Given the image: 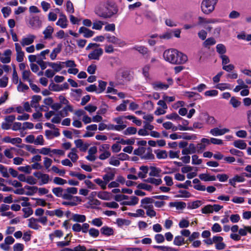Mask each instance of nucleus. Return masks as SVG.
I'll return each mask as SVG.
<instances>
[{"instance_id": "obj_23", "label": "nucleus", "mask_w": 251, "mask_h": 251, "mask_svg": "<svg viewBox=\"0 0 251 251\" xmlns=\"http://www.w3.org/2000/svg\"><path fill=\"white\" fill-rule=\"evenodd\" d=\"M100 231L101 234L106 236H110L114 234V230L113 228L105 226H102Z\"/></svg>"}, {"instance_id": "obj_62", "label": "nucleus", "mask_w": 251, "mask_h": 251, "mask_svg": "<svg viewBox=\"0 0 251 251\" xmlns=\"http://www.w3.org/2000/svg\"><path fill=\"white\" fill-rule=\"evenodd\" d=\"M29 89L28 86L22 82H20L17 86V90L19 92H23Z\"/></svg>"}, {"instance_id": "obj_47", "label": "nucleus", "mask_w": 251, "mask_h": 251, "mask_svg": "<svg viewBox=\"0 0 251 251\" xmlns=\"http://www.w3.org/2000/svg\"><path fill=\"white\" fill-rule=\"evenodd\" d=\"M156 157L158 159H166L168 156L167 152L165 150L155 151Z\"/></svg>"}, {"instance_id": "obj_64", "label": "nucleus", "mask_w": 251, "mask_h": 251, "mask_svg": "<svg viewBox=\"0 0 251 251\" xmlns=\"http://www.w3.org/2000/svg\"><path fill=\"white\" fill-rule=\"evenodd\" d=\"M230 104H231L234 108H237L240 105L241 102L236 98L233 97L230 100Z\"/></svg>"}, {"instance_id": "obj_42", "label": "nucleus", "mask_w": 251, "mask_h": 251, "mask_svg": "<svg viewBox=\"0 0 251 251\" xmlns=\"http://www.w3.org/2000/svg\"><path fill=\"white\" fill-rule=\"evenodd\" d=\"M94 181L97 184H98L101 189L105 190L106 189L107 184L105 183L104 179H101L100 178H97L94 180Z\"/></svg>"}, {"instance_id": "obj_43", "label": "nucleus", "mask_w": 251, "mask_h": 251, "mask_svg": "<svg viewBox=\"0 0 251 251\" xmlns=\"http://www.w3.org/2000/svg\"><path fill=\"white\" fill-rule=\"evenodd\" d=\"M145 181L148 183L154 184L156 186L159 185L162 183V181L161 178H155L154 177H149L146 179Z\"/></svg>"}, {"instance_id": "obj_8", "label": "nucleus", "mask_w": 251, "mask_h": 251, "mask_svg": "<svg viewBox=\"0 0 251 251\" xmlns=\"http://www.w3.org/2000/svg\"><path fill=\"white\" fill-rule=\"evenodd\" d=\"M33 175L39 180V185H42L48 183L51 179L48 174H44L40 172H36L33 173Z\"/></svg>"}, {"instance_id": "obj_4", "label": "nucleus", "mask_w": 251, "mask_h": 251, "mask_svg": "<svg viewBox=\"0 0 251 251\" xmlns=\"http://www.w3.org/2000/svg\"><path fill=\"white\" fill-rule=\"evenodd\" d=\"M218 0H203L201 4V10L205 14H209L215 9Z\"/></svg>"}, {"instance_id": "obj_3", "label": "nucleus", "mask_w": 251, "mask_h": 251, "mask_svg": "<svg viewBox=\"0 0 251 251\" xmlns=\"http://www.w3.org/2000/svg\"><path fill=\"white\" fill-rule=\"evenodd\" d=\"M135 154L140 156L142 159L152 160L154 158L151 148L140 147L134 151Z\"/></svg>"}, {"instance_id": "obj_7", "label": "nucleus", "mask_w": 251, "mask_h": 251, "mask_svg": "<svg viewBox=\"0 0 251 251\" xmlns=\"http://www.w3.org/2000/svg\"><path fill=\"white\" fill-rule=\"evenodd\" d=\"M104 171L106 174L102 176V179H104L107 185L111 180L114 179L116 171L114 168L107 167L104 169Z\"/></svg>"}, {"instance_id": "obj_53", "label": "nucleus", "mask_w": 251, "mask_h": 251, "mask_svg": "<svg viewBox=\"0 0 251 251\" xmlns=\"http://www.w3.org/2000/svg\"><path fill=\"white\" fill-rule=\"evenodd\" d=\"M215 87L221 91L231 89L230 85L228 83H219L217 84Z\"/></svg>"}, {"instance_id": "obj_45", "label": "nucleus", "mask_w": 251, "mask_h": 251, "mask_svg": "<svg viewBox=\"0 0 251 251\" xmlns=\"http://www.w3.org/2000/svg\"><path fill=\"white\" fill-rule=\"evenodd\" d=\"M98 197L101 200H109L110 198V194L106 191L100 192L98 194Z\"/></svg>"}, {"instance_id": "obj_44", "label": "nucleus", "mask_w": 251, "mask_h": 251, "mask_svg": "<svg viewBox=\"0 0 251 251\" xmlns=\"http://www.w3.org/2000/svg\"><path fill=\"white\" fill-rule=\"evenodd\" d=\"M216 43V40L214 38L210 37L205 40L203 43V46L205 48H209L210 46L215 45Z\"/></svg>"}, {"instance_id": "obj_24", "label": "nucleus", "mask_w": 251, "mask_h": 251, "mask_svg": "<svg viewBox=\"0 0 251 251\" xmlns=\"http://www.w3.org/2000/svg\"><path fill=\"white\" fill-rule=\"evenodd\" d=\"M73 107L70 105H66L61 110H60L58 113L59 115L61 117H65L68 116V112H73Z\"/></svg>"}, {"instance_id": "obj_40", "label": "nucleus", "mask_w": 251, "mask_h": 251, "mask_svg": "<svg viewBox=\"0 0 251 251\" xmlns=\"http://www.w3.org/2000/svg\"><path fill=\"white\" fill-rule=\"evenodd\" d=\"M116 223L118 226L120 227L123 226H129L130 224V221L121 218L117 219Z\"/></svg>"}, {"instance_id": "obj_50", "label": "nucleus", "mask_w": 251, "mask_h": 251, "mask_svg": "<svg viewBox=\"0 0 251 251\" xmlns=\"http://www.w3.org/2000/svg\"><path fill=\"white\" fill-rule=\"evenodd\" d=\"M133 49L137 50L139 52L143 55L147 54L148 52V49L144 46H135L133 47Z\"/></svg>"}, {"instance_id": "obj_60", "label": "nucleus", "mask_w": 251, "mask_h": 251, "mask_svg": "<svg viewBox=\"0 0 251 251\" xmlns=\"http://www.w3.org/2000/svg\"><path fill=\"white\" fill-rule=\"evenodd\" d=\"M91 224L94 226L100 227L102 225L103 222L101 218H97L92 220Z\"/></svg>"}, {"instance_id": "obj_48", "label": "nucleus", "mask_w": 251, "mask_h": 251, "mask_svg": "<svg viewBox=\"0 0 251 251\" xmlns=\"http://www.w3.org/2000/svg\"><path fill=\"white\" fill-rule=\"evenodd\" d=\"M15 151L16 149L14 148L7 149L4 151V154L8 158H12L13 157V152Z\"/></svg>"}, {"instance_id": "obj_38", "label": "nucleus", "mask_w": 251, "mask_h": 251, "mask_svg": "<svg viewBox=\"0 0 251 251\" xmlns=\"http://www.w3.org/2000/svg\"><path fill=\"white\" fill-rule=\"evenodd\" d=\"M190 196L191 194L188 191L184 190H180L178 191V194L175 196V197L188 198Z\"/></svg>"}, {"instance_id": "obj_39", "label": "nucleus", "mask_w": 251, "mask_h": 251, "mask_svg": "<svg viewBox=\"0 0 251 251\" xmlns=\"http://www.w3.org/2000/svg\"><path fill=\"white\" fill-rule=\"evenodd\" d=\"M164 128L166 129H171L173 131L177 130V127L175 126L173 124L170 122H166L162 125Z\"/></svg>"}, {"instance_id": "obj_49", "label": "nucleus", "mask_w": 251, "mask_h": 251, "mask_svg": "<svg viewBox=\"0 0 251 251\" xmlns=\"http://www.w3.org/2000/svg\"><path fill=\"white\" fill-rule=\"evenodd\" d=\"M22 211L24 212L23 217L25 218H26L31 215L33 211L32 208L30 207H25L22 209Z\"/></svg>"}, {"instance_id": "obj_5", "label": "nucleus", "mask_w": 251, "mask_h": 251, "mask_svg": "<svg viewBox=\"0 0 251 251\" xmlns=\"http://www.w3.org/2000/svg\"><path fill=\"white\" fill-rule=\"evenodd\" d=\"M77 193V188L75 187H68L65 189L62 198L66 200H79L77 196H73Z\"/></svg>"}, {"instance_id": "obj_29", "label": "nucleus", "mask_w": 251, "mask_h": 251, "mask_svg": "<svg viewBox=\"0 0 251 251\" xmlns=\"http://www.w3.org/2000/svg\"><path fill=\"white\" fill-rule=\"evenodd\" d=\"M63 62H48V65L53 69V71L55 72H59L63 67L62 64H63Z\"/></svg>"}, {"instance_id": "obj_34", "label": "nucleus", "mask_w": 251, "mask_h": 251, "mask_svg": "<svg viewBox=\"0 0 251 251\" xmlns=\"http://www.w3.org/2000/svg\"><path fill=\"white\" fill-rule=\"evenodd\" d=\"M233 146L239 149L244 150L247 147V144L243 140H238L233 142Z\"/></svg>"}, {"instance_id": "obj_31", "label": "nucleus", "mask_w": 251, "mask_h": 251, "mask_svg": "<svg viewBox=\"0 0 251 251\" xmlns=\"http://www.w3.org/2000/svg\"><path fill=\"white\" fill-rule=\"evenodd\" d=\"M72 219L75 222L83 223L86 221V218L84 215L73 214L72 216Z\"/></svg>"}, {"instance_id": "obj_33", "label": "nucleus", "mask_w": 251, "mask_h": 251, "mask_svg": "<svg viewBox=\"0 0 251 251\" xmlns=\"http://www.w3.org/2000/svg\"><path fill=\"white\" fill-rule=\"evenodd\" d=\"M139 201V199L135 196H131L129 200L128 201H125L123 202L124 205H135L138 203Z\"/></svg>"}, {"instance_id": "obj_36", "label": "nucleus", "mask_w": 251, "mask_h": 251, "mask_svg": "<svg viewBox=\"0 0 251 251\" xmlns=\"http://www.w3.org/2000/svg\"><path fill=\"white\" fill-rule=\"evenodd\" d=\"M98 88H97V94L103 92L106 89L107 82L102 80L98 81Z\"/></svg>"}, {"instance_id": "obj_18", "label": "nucleus", "mask_w": 251, "mask_h": 251, "mask_svg": "<svg viewBox=\"0 0 251 251\" xmlns=\"http://www.w3.org/2000/svg\"><path fill=\"white\" fill-rule=\"evenodd\" d=\"M78 32L82 34L85 38H90L94 34V31L87 28L84 26H81L79 28Z\"/></svg>"}, {"instance_id": "obj_11", "label": "nucleus", "mask_w": 251, "mask_h": 251, "mask_svg": "<svg viewBox=\"0 0 251 251\" xmlns=\"http://www.w3.org/2000/svg\"><path fill=\"white\" fill-rule=\"evenodd\" d=\"M29 27L33 29H37L41 27L42 22L38 16H33L29 20Z\"/></svg>"}, {"instance_id": "obj_32", "label": "nucleus", "mask_w": 251, "mask_h": 251, "mask_svg": "<svg viewBox=\"0 0 251 251\" xmlns=\"http://www.w3.org/2000/svg\"><path fill=\"white\" fill-rule=\"evenodd\" d=\"M152 86L154 90L167 89L169 87L168 84H164L161 82H155L152 83Z\"/></svg>"}, {"instance_id": "obj_56", "label": "nucleus", "mask_w": 251, "mask_h": 251, "mask_svg": "<svg viewBox=\"0 0 251 251\" xmlns=\"http://www.w3.org/2000/svg\"><path fill=\"white\" fill-rule=\"evenodd\" d=\"M217 51L221 54V55H224L226 52V49L225 46L222 44H218L216 46Z\"/></svg>"}, {"instance_id": "obj_35", "label": "nucleus", "mask_w": 251, "mask_h": 251, "mask_svg": "<svg viewBox=\"0 0 251 251\" xmlns=\"http://www.w3.org/2000/svg\"><path fill=\"white\" fill-rule=\"evenodd\" d=\"M140 170L138 173V177L142 178L146 177L148 172V167L145 166H141Z\"/></svg>"}, {"instance_id": "obj_63", "label": "nucleus", "mask_w": 251, "mask_h": 251, "mask_svg": "<svg viewBox=\"0 0 251 251\" xmlns=\"http://www.w3.org/2000/svg\"><path fill=\"white\" fill-rule=\"evenodd\" d=\"M53 182L57 185H62L67 183V180L59 177H55L53 180Z\"/></svg>"}, {"instance_id": "obj_25", "label": "nucleus", "mask_w": 251, "mask_h": 251, "mask_svg": "<svg viewBox=\"0 0 251 251\" xmlns=\"http://www.w3.org/2000/svg\"><path fill=\"white\" fill-rule=\"evenodd\" d=\"M187 243L186 240H185L184 236L181 235V234H180V235L176 236L173 241L174 244L177 246H181Z\"/></svg>"}, {"instance_id": "obj_46", "label": "nucleus", "mask_w": 251, "mask_h": 251, "mask_svg": "<svg viewBox=\"0 0 251 251\" xmlns=\"http://www.w3.org/2000/svg\"><path fill=\"white\" fill-rule=\"evenodd\" d=\"M166 118L168 120H171L178 122L179 119H181L180 117L177 113H173L170 114H168L166 116Z\"/></svg>"}, {"instance_id": "obj_58", "label": "nucleus", "mask_w": 251, "mask_h": 251, "mask_svg": "<svg viewBox=\"0 0 251 251\" xmlns=\"http://www.w3.org/2000/svg\"><path fill=\"white\" fill-rule=\"evenodd\" d=\"M18 170L21 172L29 174L31 172V167L29 165L25 166H20L18 168Z\"/></svg>"}, {"instance_id": "obj_28", "label": "nucleus", "mask_w": 251, "mask_h": 251, "mask_svg": "<svg viewBox=\"0 0 251 251\" xmlns=\"http://www.w3.org/2000/svg\"><path fill=\"white\" fill-rule=\"evenodd\" d=\"M169 206L176 207L177 210H182L186 207V204L183 201H175L170 202Z\"/></svg>"}, {"instance_id": "obj_15", "label": "nucleus", "mask_w": 251, "mask_h": 251, "mask_svg": "<svg viewBox=\"0 0 251 251\" xmlns=\"http://www.w3.org/2000/svg\"><path fill=\"white\" fill-rule=\"evenodd\" d=\"M197 25H208L209 24H215L221 22L220 20L216 19H206L202 17H198Z\"/></svg>"}, {"instance_id": "obj_16", "label": "nucleus", "mask_w": 251, "mask_h": 251, "mask_svg": "<svg viewBox=\"0 0 251 251\" xmlns=\"http://www.w3.org/2000/svg\"><path fill=\"white\" fill-rule=\"evenodd\" d=\"M28 226L34 230L39 229L41 226L38 224V221L37 219L32 217L28 219Z\"/></svg>"}, {"instance_id": "obj_6", "label": "nucleus", "mask_w": 251, "mask_h": 251, "mask_svg": "<svg viewBox=\"0 0 251 251\" xmlns=\"http://www.w3.org/2000/svg\"><path fill=\"white\" fill-rule=\"evenodd\" d=\"M180 234L184 237H188L186 242H192L196 239L199 238L200 236L199 232L195 231L191 233V231L189 229H183L180 231Z\"/></svg>"}, {"instance_id": "obj_2", "label": "nucleus", "mask_w": 251, "mask_h": 251, "mask_svg": "<svg viewBox=\"0 0 251 251\" xmlns=\"http://www.w3.org/2000/svg\"><path fill=\"white\" fill-rule=\"evenodd\" d=\"M163 57L166 61L172 64H183L188 59L187 55L174 49L165 50Z\"/></svg>"}, {"instance_id": "obj_52", "label": "nucleus", "mask_w": 251, "mask_h": 251, "mask_svg": "<svg viewBox=\"0 0 251 251\" xmlns=\"http://www.w3.org/2000/svg\"><path fill=\"white\" fill-rule=\"evenodd\" d=\"M129 102L128 100H124L123 103L117 106L116 109L118 111H125L126 109V104Z\"/></svg>"}, {"instance_id": "obj_41", "label": "nucleus", "mask_w": 251, "mask_h": 251, "mask_svg": "<svg viewBox=\"0 0 251 251\" xmlns=\"http://www.w3.org/2000/svg\"><path fill=\"white\" fill-rule=\"evenodd\" d=\"M104 24V22L101 21H96L93 23L92 28L93 29L100 30L102 29Z\"/></svg>"}, {"instance_id": "obj_59", "label": "nucleus", "mask_w": 251, "mask_h": 251, "mask_svg": "<svg viewBox=\"0 0 251 251\" xmlns=\"http://www.w3.org/2000/svg\"><path fill=\"white\" fill-rule=\"evenodd\" d=\"M31 73L29 70H24L22 73V78L24 80L27 81L29 83L31 81L29 79Z\"/></svg>"}, {"instance_id": "obj_20", "label": "nucleus", "mask_w": 251, "mask_h": 251, "mask_svg": "<svg viewBox=\"0 0 251 251\" xmlns=\"http://www.w3.org/2000/svg\"><path fill=\"white\" fill-rule=\"evenodd\" d=\"M75 144L77 148H78L81 151H85L87 150L89 145L84 143L81 139H77L75 141Z\"/></svg>"}, {"instance_id": "obj_10", "label": "nucleus", "mask_w": 251, "mask_h": 251, "mask_svg": "<svg viewBox=\"0 0 251 251\" xmlns=\"http://www.w3.org/2000/svg\"><path fill=\"white\" fill-rule=\"evenodd\" d=\"M103 52V50L101 48H98L91 51L88 54V57L90 60H99Z\"/></svg>"}, {"instance_id": "obj_51", "label": "nucleus", "mask_w": 251, "mask_h": 251, "mask_svg": "<svg viewBox=\"0 0 251 251\" xmlns=\"http://www.w3.org/2000/svg\"><path fill=\"white\" fill-rule=\"evenodd\" d=\"M190 225L189 221L185 219H182L178 223V226L180 228H186L189 227Z\"/></svg>"}, {"instance_id": "obj_54", "label": "nucleus", "mask_w": 251, "mask_h": 251, "mask_svg": "<svg viewBox=\"0 0 251 251\" xmlns=\"http://www.w3.org/2000/svg\"><path fill=\"white\" fill-rule=\"evenodd\" d=\"M51 150V149L49 148H42L39 149L38 153L43 155H49L50 157H52V155L50 154Z\"/></svg>"}, {"instance_id": "obj_26", "label": "nucleus", "mask_w": 251, "mask_h": 251, "mask_svg": "<svg viewBox=\"0 0 251 251\" xmlns=\"http://www.w3.org/2000/svg\"><path fill=\"white\" fill-rule=\"evenodd\" d=\"M62 47V45L61 44H58L56 48L53 49L50 54V58L51 60H54L56 59L57 54L61 51Z\"/></svg>"}, {"instance_id": "obj_37", "label": "nucleus", "mask_w": 251, "mask_h": 251, "mask_svg": "<svg viewBox=\"0 0 251 251\" xmlns=\"http://www.w3.org/2000/svg\"><path fill=\"white\" fill-rule=\"evenodd\" d=\"M65 189L61 187H55L52 189V192L56 197L62 198Z\"/></svg>"}, {"instance_id": "obj_61", "label": "nucleus", "mask_w": 251, "mask_h": 251, "mask_svg": "<svg viewBox=\"0 0 251 251\" xmlns=\"http://www.w3.org/2000/svg\"><path fill=\"white\" fill-rule=\"evenodd\" d=\"M109 163L113 166L117 167L120 164V162L118 158H116L114 156L111 157L109 160Z\"/></svg>"}, {"instance_id": "obj_1", "label": "nucleus", "mask_w": 251, "mask_h": 251, "mask_svg": "<svg viewBox=\"0 0 251 251\" xmlns=\"http://www.w3.org/2000/svg\"><path fill=\"white\" fill-rule=\"evenodd\" d=\"M94 12L100 18L108 19L118 13V8L113 2L108 0L105 3H100L97 5Z\"/></svg>"}, {"instance_id": "obj_9", "label": "nucleus", "mask_w": 251, "mask_h": 251, "mask_svg": "<svg viewBox=\"0 0 251 251\" xmlns=\"http://www.w3.org/2000/svg\"><path fill=\"white\" fill-rule=\"evenodd\" d=\"M68 20L66 16L63 13H59V17L56 23V25L61 28H66L68 25Z\"/></svg>"}, {"instance_id": "obj_13", "label": "nucleus", "mask_w": 251, "mask_h": 251, "mask_svg": "<svg viewBox=\"0 0 251 251\" xmlns=\"http://www.w3.org/2000/svg\"><path fill=\"white\" fill-rule=\"evenodd\" d=\"M36 38V36L32 34H28L24 37L21 41V44L23 47L32 44Z\"/></svg>"}, {"instance_id": "obj_22", "label": "nucleus", "mask_w": 251, "mask_h": 251, "mask_svg": "<svg viewBox=\"0 0 251 251\" xmlns=\"http://www.w3.org/2000/svg\"><path fill=\"white\" fill-rule=\"evenodd\" d=\"M53 31V28L50 25H48L43 32L44 38L46 40L51 39L52 38V35Z\"/></svg>"}, {"instance_id": "obj_14", "label": "nucleus", "mask_w": 251, "mask_h": 251, "mask_svg": "<svg viewBox=\"0 0 251 251\" xmlns=\"http://www.w3.org/2000/svg\"><path fill=\"white\" fill-rule=\"evenodd\" d=\"M154 202L153 198L146 197L141 201V207L147 209L149 208H153L152 204Z\"/></svg>"}, {"instance_id": "obj_27", "label": "nucleus", "mask_w": 251, "mask_h": 251, "mask_svg": "<svg viewBox=\"0 0 251 251\" xmlns=\"http://www.w3.org/2000/svg\"><path fill=\"white\" fill-rule=\"evenodd\" d=\"M199 177L200 179L204 181H212L216 179L215 176H210L206 173L201 174L199 176Z\"/></svg>"}, {"instance_id": "obj_30", "label": "nucleus", "mask_w": 251, "mask_h": 251, "mask_svg": "<svg viewBox=\"0 0 251 251\" xmlns=\"http://www.w3.org/2000/svg\"><path fill=\"white\" fill-rule=\"evenodd\" d=\"M179 121L181 122L182 125H178L177 127V130H179L181 131H185L191 129V128H189L188 126L189 124V122L185 119H183L181 118V119H179Z\"/></svg>"}, {"instance_id": "obj_19", "label": "nucleus", "mask_w": 251, "mask_h": 251, "mask_svg": "<svg viewBox=\"0 0 251 251\" xmlns=\"http://www.w3.org/2000/svg\"><path fill=\"white\" fill-rule=\"evenodd\" d=\"M53 129V131L50 130H46L45 131V136L48 139H51L54 137H58L60 135V132L57 128Z\"/></svg>"}, {"instance_id": "obj_12", "label": "nucleus", "mask_w": 251, "mask_h": 251, "mask_svg": "<svg viewBox=\"0 0 251 251\" xmlns=\"http://www.w3.org/2000/svg\"><path fill=\"white\" fill-rule=\"evenodd\" d=\"M229 132V129L226 128L220 129L215 127L210 129L209 133L214 136H222Z\"/></svg>"}, {"instance_id": "obj_21", "label": "nucleus", "mask_w": 251, "mask_h": 251, "mask_svg": "<svg viewBox=\"0 0 251 251\" xmlns=\"http://www.w3.org/2000/svg\"><path fill=\"white\" fill-rule=\"evenodd\" d=\"M42 100V97L39 95H34L31 98L30 105L32 107L37 110L39 107V102Z\"/></svg>"}, {"instance_id": "obj_57", "label": "nucleus", "mask_w": 251, "mask_h": 251, "mask_svg": "<svg viewBox=\"0 0 251 251\" xmlns=\"http://www.w3.org/2000/svg\"><path fill=\"white\" fill-rule=\"evenodd\" d=\"M88 232L89 235L93 238L98 237L100 234V231L95 228H90Z\"/></svg>"}, {"instance_id": "obj_17", "label": "nucleus", "mask_w": 251, "mask_h": 251, "mask_svg": "<svg viewBox=\"0 0 251 251\" xmlns=\"http://www.w3.org/2000/svg\"><path fill=\"white\" fill-rule=\"evenodd\" d=\"M124 117L123 116L115 118L113 119V121L117 124V126L119 127V131H122L126 127V122L124 121Z\"/></svg>"}, {"instance_id": "obj_55", "label": "nucleus", "mask_w": 251, "mask_h": 251, "mask_svg": "<svg viewBox=\"0 0 251 251\" xmlns=\"http://www.w3.org/2000/svg\"><path fill=\"white\" fill-rule=\"evenodd\" d=\"M137 129L134 127H128L124 132L126 135H133L136 134Z\"/></svg>"}]
</instances>
